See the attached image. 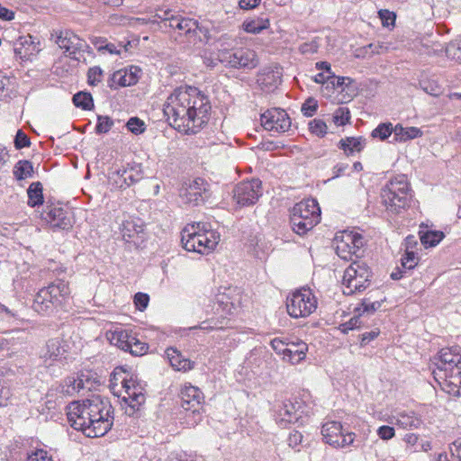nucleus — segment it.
<instances>
[{
    "mask_svg": "<svg viewBox=\"0 0 461 461\" xmlns=\"http://www.w3.org/2000/svg\"><path fill=\"white\" fill-rule=\"evenodd\" d=\"M209 96L194 86L175 90L164 104L163 113L170 126L186 135L198 133L209 122Z\"/></svg>",
    "mask_w": 461,
    "mask_h": 461,
    "instance_id": "1",
    "label": "nucleus"
},
{
    "mask_svg": "<svg viewBox=\"0 0 461 461\" xmlns=\"http://www.w3.org/2000/svg\"><path fill=\"white\" fill-rule=\"evenodd\" d=\"M71 427L83 431L88 438L105 435L113 425V408L107 399L99 395L82 402H73L67 407Z\"/></svg>",
    "mask_w": 461,
    "mask_h": 461,
    "instance_id": "2",
    "label": "nucleus"
},
{
    "mask_svg": "<svg viewBox=\"0 0 461 461\" xmlns=\"http://www.w3.org/2000/svg\"><path fill=\"white\" fill-rule=\"evenodd\" d=\"M437 366L432 374L440 388L453 396H461V348H441L432 360Z\"/></svg>",
    "mask_w": 461,
    "mask_h": 461,
    "instance_id": "3",
    "label": "nucleus"
},
{
    "mask_svg": "<svg viewBox=\"0 0 461 461\" xmlns=\"http://www.w3.org/2000/svg\"><path fill=\"white\" fill-rule=\"evenodd\" d=\"M153 22L163 23L180 35H185L190 43H208L212 39L209 27L205 23H199L193 18L183 16L170 9H159L154 15Z\"/></svg>",
    "mask_w": 461,
    "mask_h": 461,
    "instance_id": "4",
    "label": "nucleus"
},
{
    "mask_svg": "<svg viewBox=\"0 0 461 461\" xmlns=\"http://www.w3.org/2000/svg\"><path fill=\"white\" fill-rule=\"evenodd\" d=\"M219 241L220 234L204 222L187 224L181 231L182 247L189 252L208 254Z\"/></svg>",
    "mask_w": 461,
    "mask_h": 461,
    "instance_id": "5",
    "label": "nucleus"
},
{
    "mask_svg": "<svg viewBox=\"0 0 461 461\" xmlns=\"http://www.w3.org/2000/svg\"><path fill=\"white\" fill-rule=\"evenodd\" d=\"M70 288L63 279H57L42 287L34 296L32 309L41 315H50L68 299Z\"/></svg>",
    "mask_w": 461,
    "mask_h": 461,
    "instance_id": "6",
    "label": "nucleus"
},
{
    "mask_svg": "<svg viewBox=\"0 0 461 461\" xmlns=\"http://www.w3.org/2000/svg\"><path fill=\"white\" fill-rule=\"evenodd\" d=\"M382 202L386 209L398 213L408 206L411 198V186L405 175H398L390 179L381 191Z\"/></svg>",
    "mask_w": 461,
    "mask_h": 461,
    "instance_id": "7",
    "label": "nucleus"
},
{
    "mask_svg": "<svg viewBox=\"0 0 461 461\" xmlns=\"http://www.w3.org/2000/svg\"><path fill=\"white\" fill-rule=\"evenodd\" d=\"M321 219V209L315 199H305L297 203L291 210L292 230L300 236L311 230Z\"/></svg>",
    "mask_w": 461,
    "mask_h": 461,
    "instance_id": "8",
    "label": "nucleus"
},
{
    "mask_svg": "<svg viewBox=\"0 0 461 461\" xmlns=\"http://www.w3.org/2000/svg\"><path fill=\"white\" fill-rule=\"evenodd\" d=\"M180 406L184 411L182 423L191 428L203 420V392L192 384H185L179 393Z\"/></svg>",
    "mask_w": 461,
    "mask_h": 461,
    "instance_id": "9",
    "label": "nucleus"
},
{
    "mask_svg": "<svg viewBox=\"0 0 461 461\" xmlns=\"http://www.w3.org/2000/svg\"><path fill=\"white\" fill-rule=\"evenodd\" d=\"M372 276L373 273L366 262L354 260L344 271L343 294L352 295L366 290L371 285Z\"/></svg>",
    "mask_w": 461,
    "mask_h": 461,
    "instance_id": "10",
    "label": "nucleus"
},
{
    "mask_svg": "<svg viewBox=\"0 0 461 461\" xmlns=\"http://www.w3.org/2000/svg\"><path fill=\"white\" fill-rule=\"evenodd\" d=\"M110 343L134 357H141L149 350V345L141 341L131 330L116 328L107 334Z\"/></svg>",
    "mask_w": 461,
    "mask_h": 461,
    "instance_id": "11",
    "label": "nucleus"
},
{
    "mask_svg": "<svg viewBox=\"0 0 461 461\" xmlns=\"http://www.w3.org/2000/svg\"><path fill=\"white\" fill-rule=\"evenodd\" d=\"M316 308L317 299L310 289L297 290L286 299L287 312L295 319L311 315Z\"/></svg>",
    "mask_w": 461,
    "mask_h": 461,
    "instance_id": "12",
    "label": "nucleus"
},
{
    "mask_svg": "<svg viewBox=\"0 0 461 461\" xmlns=\"http://www.w3.org/2000/svg\"><path fill=\"white\" fill-rule=\"evenodd\" d=\"M210 184L202 177L185 182L179 195L186 204L198 206L204 203L212 195Z\"/></svg>",
    "mask_w": 461,
    "mask_h": 461,
    "instance_id": "13",
    "label": "nucleus"
},
{
    "mask_svg": "<svg viewBox=\"0 0 461 461\" xmlns=\"http://www.w3.org/2000/svg\"><path fill=\"white\" fill-rule=\"evenodd\" d=\"M121 384L124 394L122 400L133 410L139 409L146 401V384L137 376L122 372Z\"/></svg>",
    "mask_w": 461,
    "mask_h": 461,
    "instance_id": "14",
    "label": "nucleus"
},
{
    "mask_svg": "<svg viewBox=\"0 0 461 461\" xmlns=\"http://www.w3.org/2000/svg\"><path fill=\"white\" fill-rule=\"evenodd\" d=\"M336 240V253L344 260H351L353 256L357 258L359 256L357 254L364 246L365 241L361 234L354 231L345 230L340 235H337Z\"/></svg>",
    "mask_w": 461,
    "mask_h": 461,
    "instance_id": "15",
    "label": "nucleus"
},
{
    "mask_svg": "<svg viewBox=\"0 0 461 461\" xmlns=\"http://www.w3.org/2000/svg\"><path fill=\"white\" fill-rule=\"evenodd\" d=\"M336 240V253L344 260H351L353 256L357 258L359 256L357 254L364 246L365 241L361 234L354 231L345 230L340 235H337Z\"/></svg>",
    "mask_w": 461,
    "mask_h": 461,
    "instance_id": "16",
    "label": "nucleus"
},
{
    "mask_svg": "<svg viewBox=\"0 0 461 461\" xmlns=\"http://www.w3.org/2000/svg\"><path fill=\"white\" fill-rule=\"evenodd\" d=\"M321 435L325 443L335 448H345L352 446L356 435L343 429L340 422L330 420L325 422L321 428Z\"/></svg>",
    "mask_w": 461,
    "mask_h": 461,
    "instance_id": "17",
    "label": "nucleus"
},
{
    "mask_svg": "<svg viewBox=\"0 0 461 461\" xmlns=\"http://www.w3.org/2000/svg\"><path fill=\"white\" fill-rule=\"evenodd\" d=\"M221 63L236 69H253L258 64L257 53L249 48H235L221 54Z\"/></svg>",
    "mask_w": 461,
    "mask_h": 461,
    "instance_id": "18",
    "label": "nucleus"
},
{
    "mask_svg": "<svg viewBox=\"0 0 461 461\" xmlns=\"http://www.w3.org/2000/svg\"><path fill=\"white\" fill-rule=\"evenodd\" d=\"M262 193V182L258 178H252L235 186L233 199L240 206H249L257 203Z\"/></svg>",
    "mask_w": 461,
    "mask_h": 461,
    "instance_id": "19",
    "label": "nucleus"
},
{
    "mask_svg": "<svg viewBox=\"0 0 461 461\" xmlns=\"http://www.w3.org/2000/svg\"><path fill=\"white\" fill-rule=\"evenodd\" d=\"M303 414L301 402L285 400L277 406L276 421L281 428H285L289 424L303 423Z\"/></svg>",
    "mask_w": 461,
    "mask_h": 461,
    "instance_id": "20",
    "label": "nucleus"
},
{
    "mask_svg": "<svg viewBox=\"0 0 461 461\" xmlns=\"http://www.w3.org/2000/svg\"><path fill=\"white\" fill-rule=\"evenodd\" d=\"M56 43L60 49H64L67 56L72 59L79 60L80 54L87 51L89 45L71 31L60 32Z\"/></svg>",
    "mask_w": 461,
    "mask_h": 461,
    "instance_id": "21",
    "label": "nucleus"
},
{
    "mask_svg": "<svg viewBox=\"0 0 461 461\" xmlns=\"http://www.w3.org/2000/svg\"><path fill=\"white\" fill-rule=\"evenodd\" d=\"M40 357L46 367L67 363V349L63 340L59 338L49 339L42 348Z\"/></svg>",
    "mask_w": 461,
    "mask_h": 461,
    "instance_id": "22",
    "label": "nucleus"
},
{
    "mask_svg": "<svg viewBox=\"0 0 461 461\" xmlns=\"http://www.w3.org/2000/svg\"><path fill=\"white\" fill-rule=\"evenodd\" d=\"M260 122L265 130L279 133L287 131L292 124L287 113L281 108L267 110L261 114Z\"/></svg>",
    "mask_w": 461,
    "mask_h": 461,
    "instance_id": "23",
    "label": "nucleus"
},
{
    "mask_svg": "<svg viewBox=\"0 0 461 461\" xmlns=\"http://www.w3.org/2000/svg\"><path fill=\"white\" fill-rule=\"evenodd\" d=\"M13 50L17 60H32L40 51V41L27 34L18 37L13 41Z\"/></svg>",
    "mask_w": 461,
    "mask_h": 461,
    "instance_id": "24",
    "label": "nucleus"
},
{
    "mask_svg": "<svg viewBox=\"0 0 461 461\" xmlns=\"http://www.w3.org/2000/svg\"><path fill=\"white\" fill-rule=\"evenodd\" d=\"M41 218L53 229L68 230L72 227L70 212L62 207L46 206Z\"/></svg>",
    "mask_w": 461,
    "mask_h": 461,
    "instance_id": "25",
    "label": "nucleus"
},
{
    "mask_svg": "<svg viewBox=\"0 0 461 461\" xmlns=\"http://www.w3.org/2000/svg\"><path fill=\"white\" fill-rule=\"evenodd\" d=\"M281 83V72L276 68H266L257 76V84L264 92L270 93Z\"/></svg>",
    "mask_w": 461,
    "mask_h": 461,
    "instance_id": "26",
    "label": "nucleus"
},
{
    "mask_svg": "<svg viewBox=\"0 0 461 461\" xmlns=\"http://www.w3.org/2000/svg\"><path fill=\"white\" fill-rule=\"evenodd\" d=\"M307 351L308 345L304 341L300 339L289 340L287 352L284 359L294 365L298 364L305 358Z\"/></svg>",
    "mask_w": 461,
    "mask_h": 461,
    "instance_id": "27",
    "label": "nucleus"
},
{
    "mask_svg": "<svg viewBox=\"0 0 461 461\" xmlns=\"http://www.w3.org/2000/svg\"><path fill=\"white\" fill-rule=\"evenodd\" d=\"M170 366L176 371L186 372L193 369L194 363L182 356L176 348H169L166 350Z\"/></svg>",
    "mask_w": 461,
    "mask_h": 461,
    "instance_id": "28",
    "label": "nucleus"
},
{
    "mask_svg": "<svg viewBox=\"0 0 461 461\" xmlns=\"http://www.w3.org/2000/svg\"><path fill=\"white\" fill-rule=\"evenodd\" d=\"M139 76L132 74V67L128 69H120L115 71L112 76L111 86L116 85L117 86H130L138 82Z\"/></svg>",
    "mask_w": 461,
    "mask_h": 461,
    "instance_id": "29",
    "label": "nucleus"
},
{
    "mask_svg": "<svg viewBox=\"0 0 461 461\" xmlns=\"http://www.w3.org/2000/svg\"><path fill=\"white\" fill-rule=\"evenodd\" d=\"M216 49H217V58L218 60H221V54L223 52H231L238 45V40L235 36L224 33L219 36L215 40Z\"/></svg>",
    "mask_w": 461,
    "mask_h": 461,
    "instance_id": "30",
    "label": "nucleus"
},
{
    "mask_svg": "<svg viewBox=\"0 0 461 461\" xmlns=\"http://www.w3.org/2000/svg\"><path fill=\"white\" fill-rule=\"evenodd\" d=\"M422 135L420 129L417 127H402V124L394 126V140L404 142L419 138Z\"/></svg>",
    "mask_w": 461,
    "mask_h": 461,
    "instance_id": "31",
    "label": "nucleus"
},
{
    "mask_svg": "<svg viewBox=\"0 0 461 461\" xmlns=\"http://www.w3.org/2000/svg\"><path fill=\"white\" fill-rule=\"evenodd\" d=\"M366 140L363 137H348L339 141V148L348 156L354 152H360L365 147Z\"/></svg>",
    "mask_w": 461,
    "mask_h": 461,
    "instance_id": "32",
    "label": "nucleus"
},
{
    "mask_svg": "<svg viewBox=\"0 0 461 461\" xmlns=\"http://www.w3.org/2000/svg\"><path fill=\"white\" fill-rule=\"evenodd\" d=\"M123 174L125 182L128 184V187L138 183L143 178V171L140 164L133 163L128 164L126 167H123Z\"/></svg>",
    "mask_w": 461,
    "mask_h": 461,
    "instance_id": "33",
    "label": "nucleus"
},
{
    "mask_svg": "<svg viewBox=\"0 0 461 461\" xmlns=\"http://www.w3.org/2000/svg\"><path fill=\"white\" fill-rule=\"evenodd\" d=\"M43 187L41 182H32L28 189V205L35 207L43 203Z\"/></svg>",
    "mask_w": 461,
    "mask_h": 461,
    "instance_id": "34",
    "label": "nucleus"
},
{
    "mask_svg": "<svg viewBox=\"0 0 461 461\" xmlns=\"http://www.w3.org/2000/svg\"><path fill=\"white\" fill-rule=\"evenodd\" d=\"M14 176L16 180L21 181L32 176L33 166L29 160H19L14 167Z\"/></svg>",
    "mask_w": 461,
    "mask_h": 461,
    "instance_id": "35",
    "label": "nucleus"
},
{
    "mask_svg": "<svg viewBox=\"0 0 461 461\" xmlns=\"http://www.w3.org/2000/svg\"><path fill=\"white\" fill-rule=\"evenodd\" d=\"M444 238V233L438 230L420 231V239L425 248L437 246Z\"/></svg>",
    "mask_w": 461,
    "mask_h": 461,
    "instance_id": "36",
    "label": "nucleus"
},
{
    "mask_svg": "<svg viewBox=\"0 0 461 461\" xmlns=\"http://www.w3.org/2000/svg\"><path fill=\"white\" fill-rule=\"evenodd\" d=\"M142 226L137 224L132 220L123 221L121 228L122 238L127 242H130L135 235L142 232Z\"/></svg>",
    "mask_w": 461,
    "mask_h": 461,
    "instance_id": "37",
    "label": "nucleus"
},
{
    "mask_svg": "<svg viewBox=\"0 0 461 461\" xmlns=\"http://www.w3.org/2000/svg\"><path fill=\"white\" fill-rule=\"evenodd\" d=\"M75 106L83 110H91L94 107V100L91 94L86 92H78L73 96Z\"/></svg>",
    "mask_w": 461,
    "mask_h": 461,
    "instance_id": "38",
    "label": "nucleus"
},
{
    "mask_svg": "<svg viewBox=\"0 0 461 461\" xmlns=\"http://www.w3.org/2000/svg\"><path fill=\"white\" fill-rule=\"evenodd\" d=\"M269 25L268 20L255 19L245 21L242 24L243 30L249 33H259Z\"/></svg>",
    "mask_w": 461,
    "mask_h": 461,
    "instance_id": "39",
    "label": "nucleus"
},
{
    "mask_svg": "<svg viewBox=\"0 0 461 461\" xmlns=\"http://www.w3.org/2000/svg\"><path fill=\"white\" fill-rule=\"evenodd\" d=\"M109 183L110 185L117 189H126L128 188V184L125 182L123 167L120 169H116L111 171L109 173Z\"/></svg>",
    "mask_w": 461,
    "mask_h": 461,
    "instance_id": "40",
    "label": "nucleus"
},
{
    "mask_svg": "<svg viewBox=\"0 0 461 461\" xmlns=\"http://www.w3.org/2000/svg\"><path fill=\"white\" fill-rule=\"evenodd\" d=\"M394 134V127L391 122L380 123L375 129L372 131L371 136L377 138L381 140H385L388 137Z\"/></svg>",
    "mask_w": 461,
    "mask_h": 461,
    "instance_id": "41",
    "label": "nucleus"
},
{
    "mask_svg": "<svg viewBox=\"0 0 461 461\" xmlns=\"http://www.w3.org/2000/svg\"><path fill=\"white\" fill-rule=\"evenodd\" d=\"M382 306V302L375 301L371 302L369 299L365 298L362 300L360 306L357 307L355 312H361L362 316L364 314H373Z\"/></svg>",
    "mask_w": 461,
    "mask_h": 461,
    "instance_id": "42",
    "label": "nucleus"
},
{
    "mask_svg": "<svg viewBox=\"0 0 461 461\" xmlns=\"http://www.w3.org/2000/svg\"><path fill=\"white\" fill-rule=\"evenodd\" d=\"M419 263V257L413 251H406L401 258V266L405 271L415 268Z\"/></svg>",
    "mask_w": 461,
    "mask_h": 461,
    "instance_id": "43",
    "label": "nucleus"
},
{
    "mask_svg": "<svg viewBox=\"0 0 461 461\" xmlns=\"http://www.w3.org/2000/svg\"><path fill=\"white\" fill-rule=\"evenodd\" d=\"M333 122L338 126H344L350 120V112L348 107H339L333 113Z\"/></svg>",
    "mask_w": 461,
    "mask_h": 461,
    "instance_id": "44",
    "label": "nucleus"
},
{
    "mask_svg": "<svg viewBox=\"0 0 461 461\" xmlns=\"http://www.w3.org/2000/svg\"><path fill=\"white\" fill-rule=\"evenodd\" d=\"M446 55L448 59L461 63V40L450 42L446 47Z\"/></svg>",
    "mask_w": 461,
    "mask_h": 461,
    "instance_id": "45",
    "label": "nucleus"
},
{
    "mask_svg": "<svg viewBox=\"0 0 461 461\" xmlns=\"http://www.w3.org/2000/svg\"><path fill=\"white\" fill-rule=\"evenodd\" d=\"M420 85L424 92L432 96H438L442 93L441 86L434 80H423Z\"/></svg>",
    "mask_w": 461,
    "mask_h": 461,
    "instance_id": "46",
    "label": "nucleus"
},
{
    "mask_svg": "<svg viewBox=\"0 0 461 461\" xmlns=\"http://www.w3.org/2000/svg\"><path fill=\"white\" fill-rule=\"evenodd\" d=\"M113 126V121L106 115H98L95 131L98 134L107 133Z\"/></svg>",
    "mask_w": 461,
    "mask_h": 461,
    "instance_id": "47",
    "label": "nucleus"
},
{
    "mask_svg": "<svg viewBox=\"0 0 461 461\" xmlns=\"http://www.w3.org/2000/svg\"><path fill=\"white\" fill-rule=\"evenodd\" d=\"M318 110V102L313 97L307 98L302 104L301 112L305 117H312Z\"/></svg>",
    "mask_w": 461,
    "mask_h": 461,
    "instance_id": "48",
    "label": "nucleus"
},
{
    "mask_svg": "<svg viewBox=\"0 0 461 461\" xmlns=\"http://www.w3.org/2000/svg\"><path fill=\"white\" fill-rule=\"evenodd\" d=\"M362 313L357 312V316L352 317L348 321H346L339 325V330L343 333H348L349 330L359 329L362 325Z\"/></svg>",
    "mask_w": 461,
    "mask_h": 461,
    "instance_id": "49",
    "label": "nucleus"
},
{
    "mask_svg": "<svg viewBox=\"0 0 461 461\" xmlns=\"http://www.w3.org/2000/svg\"><path fill=\"white\" fill-rule=\"evenodd\" d=\"M327 125L321 119H314L309 122V130L312 134L323 137L327 133Z\"/></svg>",
    "mask_w": 461,
    "mask_h": 461,
    "instance_id": "50",
    "label": "nucleus"
},
{
    "mask_svg": "<svg viewBox=\"0 0 461 461\" xmlns=\"http://www.w3.org/2000/svg\"><path fill=\"white\" fill-rule=\"evenodd\" d=\"M126 127L131 132L136 135L144 132L146 129L144 122L138 117L130 118L126 123Z\"/></svg>",
    "mask_w": 461,
    "mask_h": 461,
    "instance_id": "51",
    "label": "nucleus"
},
{
    "mask_svg": "<svg viewBox=\"0 0 461 461\" xmlns=\"http://www.w3.org/2000/svg\"><path fill=\"white\" fill-rule=\"evenodd\" d=\"M270 345L276 354L283 355L284 357H285V353L287 352L289 340L281 338H275L270 341Z\"/></svg>",
    "mask_w": 461,
    "mask_h": 461,
    "instance_id": "52",
    "label": "nucleus"
},
{
    "mask_svg": "<svg viewBox=\"0 0 461 461\" xmlns=\"http://www.w3.org/2000/svg\"><path fill=\"white\" fill-rule=\"evenodd\" d=\"M76 378H77V393H80L81 391L91 389V387L93 385V382L88 374H84V373L77 374L76 375Z\"/></svg>",
    "mask_w": 461,
    "mask_h": 461,
    "instance_id": "53",
    "label": "nucleus"
},
{
    "mask_svg": "<svg viewBox=\"0 0 461 461\" xmlns=\"http://www.w3.org/2000/svg\"><path fill=\"white\" fill-rule=\"evenodd\" d=\"M103 70L100 67H93L88 69L87 82L91 86H96L102 81Z\"/></svg>",
    "mask_w": 461,
    "mask_h": 461,
    "instance_id": "54",
    "label": "nucleus"
},
{
    "mask_svg": "<svg viewBox=\"0 0 461 461\" xmlns=\"http://www.w3.org/2000/svg\"><path fill=\"white\" fill-rule=\"evenodd\" d=\"M77 378L76 375L68 376L64 380L63 384V393L67 394L73 395L75 393H77Z\"/></svg>",
    "mask_w": 461,
    "mask_h": 461,
    "instance_id": "55",
    "label": "nucleus"
},
{
    "mask_svg": "<svg viewBox=\"0 0 461 461\" xmlns=\"http://www.w3.org/2000/svg\"><path fill=\"white\" fill-rule=\"evenodd\" d=\"M11 395L12 393L9 386L0 378V407L7 405Z\"/></svg>",
    "mask_w": 461,
    "mask_h": 461,
    "instance_id": "56",
    "label": "nucleus"
},
{
    "mask_svg": "<svg viewBox=\"0 0 461 461\" xmlns=\"http://www.w3.org/2000/svg\"><path fill=\"white\" fill-rule=\"evenodd\" d=\"M378 15L384 26L393 24L396 19L395 14L386 9H381L378 12Z\"/></svg>",
    "mask_w": 461,
    "mask_h": 461,
    "instance_id": "57",
    "label": "nucleus"
},
{
    "mask_svg": "<svg viewBox=\"0 0 461 461\" xmlns=\"http://www.w3.org/2000/svg\"><path fill=\"white\" fill-rule=\"evenodd\" d=\"M31 144L29 137L21 130L15 135L14 145L17 149L29 147Z\"/></svg>",
    "mask_w": 461,
    "mask_h": 461,
    "instance_id": "58",
    "label": "nucleus"
},
{
    "mask_svg": "<svg viewBox=\"0 0 461 461\" xmlns=\"http://www.w3.org/2000/svg\"><path fill=\"white\" fill-rule=\"evenodd\" d=\"M149 302V297L147 294L144 293H137L134 295V303L138 310L144 311Z\"/></svg>",
    "mask_w": 461,
    "mask_h": 461,
    "instance_id": "59",
    "label": "nucleus"
},
{
    "mask_svg": "<svg viewBox=\"0 0 461 461\" xmlns=\"http://www.w3.org/2000/svg\"><path fill=\"white\" fill-rule=\"evenodd\" d=\"M319 43L317 41H312L310 42H304L300 45L299 50L303 55L314 54L318 51Z\"/></svg>",
    "mask_w": 461,
    "mask_h": 461,
    "instance_id": "60",
    "label": "nucleus"
},
{
    "mask_svg": "<svg viewBox=\"0 0 461 461\" xmlns=\"http://www.w3.org/2000/svg\"><path fill=\"white\" fill-rule=\"evenodd\" d=\"M27 461H53V459L51 456L48 455L46 450L37 449L27 456Z\"/></svg>",
    "mask_w": 461,
    "mask_h": 461,
    "instance_id": "61",
    "label": "nucleus"
},
{
    "mask_svg": "<svg viewBox=\"0 0 461 461\" xmlns=\"http://www.w3.org/2000/svg\"><path fill=\"white\" fill-rule=\"evenodd\" d=\"M303 435L301 432L294 430L289 434V437L287 438V442L289 447L292 448H296L299 447L303 442Z\"/></svg>",
    "mask_w": 461,
    "mask_h": 461,
    "instance_id": "62",
    "label": "nucleus"
},
{
    "mask_svg": "<svg viewBox=\"0 0 461 461\" xmlns=\"http://www.w3.org/2000/svg\"><path fill=\"white\" fill-rule=\"evenodd\" d=\"M398 423H400L404 428H411L417 427L420 423V420L413 418L412 416H409L407 414H402L398 419Z\"/></svg>",
    "mask_w": 461,
    "mask_h": 461,
    "instance_id": "63",
    "label": "nucleus"
},
{
    "mask_svg": "<svg viewBox=\"0 0 461 461\" xmlns=\"http://www.w3.org/2000/svg\"><path fill=\"white\" fill-rule=\"evenodd\" d=\"M452 461H461V438L455 440L450 446Z\"/></svg>",
    "mask_w": 461,
    "mask_h": 461,
    "instance_id": "64",
    "label": "nucleus"
}]
</instances>
